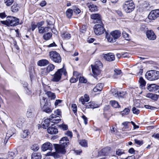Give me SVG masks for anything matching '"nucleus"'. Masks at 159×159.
Here are the masks:
<instances>
[{"label":"nucleus","mask_w":159,"mask_h":159,"mask_svg":"<svg viewBox=\"0 0 159 159\" xmlns=\"http://www.w3.org/2000/svg\"><path fill=\"white\" fill-rule=\"evenodd\" d=\"M91 66L94 76H97L100 74L102 68L96 67V66H93V65H91Z\"/></svg>","instance_id":"16"},{"label":"nucleus","mask_w":159,"mask_h":159,"mask_svg":"<svg viewBox=\"0 0 159 159\" xmlns=\"http://www.w3.org/2000/svg\"><path fill=\"white\" fill-rule=\"evenodd\" d=\"M48 133L51 134H56L58 132L57 129L54 125L49 127L47 129Z\"/></svg>","instance_id":"15"},{"label":"nucleus","mask_w":159,"mask_h":159,"mask_svg":"<svg viewBox=\"0 0 159 159\" xmlns=\"http://www.w3.org/2000/svg\"><path fill=\"white\" fill-rule=\"evenodd\" d=\"M4 1L6 5L7 6H9L12 4L14 0H4Z\"/></svg>","instance_id":"50"},{"label":"nucleus","mask_w":159,"mask_h":159,"mask_svg":"<svg viewBox=\"0 0 159 159\" xmlns=\"http://www.w3.org/2000/svg\"><path fill=\"white\" fill-rule=\"evenodd\" d=\"M1 23L4 25L8 26H15L19 24H21L19 23V19L16 17L13 16H8L7 19L5 21H0Z\"/></svg>","instance_id":"1"},{"label":"nucleus","mask_w":159,"mask_h":159,"mask_svg":"<svg viewBox=\"0 0 159 159\" xmlns=\"http://www.w3.org/2000/svg\"><path fill=\"white\" fill-rule=\"evenodd\" d=\"M86 107L87 108H95L99 107V105L94 102H90L86 103Z\"/></svg>","instance_id":"18"},{"label":"nucleus","mask_w":159,"mask_h":159,"mask_svg":"<svg viewBox=\"0 0 159 159\" xmlns=\"http://www.w3.org/2000/svg\"><path fill=\"white\" fill-rule=\"evenodd\" d=\"M15 156V154L14 152H9L8 153L7 159H13Z\"/></svg>","instance_id":"44"},{"label":"nucleus","mask_w":159,"mask_h":159,"mask_svg":"<svg viewBox=\"0 0 159 159\" xmlns=\"http://www.w3.org/2000/svg\"><path fill=\"white\" fill-rule=\"evenodd\" d=\"M79 144L82 146L85 147L87 146V143L85 140H81L79 142Z\"/></svg>","instance_id":"48"},{"label":"nucleus","mask_w":159,"mask_h":159,"mask_svg":"<svg viewBox=\"0 0 159 159\" xmlns=\"http://www.w3.org/2000/svg\"><path fill=\"white\" fill-rule=\"evenodd\" d=\"M130 122H125L122 123V125H124V127L125 129H129L128 124Z\"/></svg>","instance_id":"61"},{"label":"nucleus","mask_w":159,"mask_h":159,"mask_svg":"<svg viewBox=\"0 0 159 159\" xmlns=\"http://www.w3.org/2000/svg\"><path fill=\"white\" fill-rule=\"evenodd\" d=\"M66 135L69 136L70 138H71L72 137V133L71 132L67 131L65 133Z\"/></svg>","instance_id":"59"},{"label":"nucleus","mask_w":159,"mask_h":159,"mask_svg":"<svg viewBox=\"0 0 159 159\" xmlns=\"http://www.w3.org/2000/svg\"><path fill=\"white\" fill-rule=\"evenodd\" d=\"M50 104L49 103L43 106L42 108L43 110L47 113H49L52 111V110L50 107Z\"/></svg>","instance_id":"22"},{"label":"nucleus","mask_w":159,"mask_h":159,"mask_svg":"<svg viewBox=\"0 0 159 159\" xmlns=\"http://www.w3.org/2000/svg\"><path fill=\"white\" fill-rule=\"evenodd\" d=\"M31 149L34 151H37L39 149V147L37 144H34L31 147Z\"/></svg>","instance_id":"53"},{"label":"nucleus","mask_w":159,"mask_h":159,"mask_svg":"<svg viewBox=\"0 0 159 159\" xmlns=\"http://www.w3.org/2000/svg\"><path fill=\"white\" fill-rule=\"evenodd\" d=\"M69 144V140L67 137L62 138L60 140V144L67 147Z\"/></svg>","instance_id":"21"},{"label":"nucleus","mask_w":159,"mask_h":159,"mask_svg":"<svg viewBox=\"0 0 159 159\" xmlns=\"http://www.w3.org/2000/svg\"><path fill=\"white\" fill-rule=\"evenodd\" d=\"M106 38L107 39V41L108 42H110V43H113L115 42L116 41H109V39H113L114 38L112 37L111 36V34H109L107 32L106 33Z\"/></svg>","instance_id":"40"},{"label":"nucleus","mask_w":159,"mask_h":159,"mask_svg":"<svg viewBox=\"0 0 159 159\" xmlns=\"http://www.w3.org/2000/svg\"><path fill=\"white\" fill-rule=\"evenodd\" d=\"M41 73L43 75H47L49 73L45 68L41 69Z\"/></svg>","instance_id":"49"},{"label":"nucleus","mask_w":159,"mask_h":159,"mask_svg":"<svg viewBox=\"0 0 159 159\" xmlns=\"http://www.w3.org/2000/svg\"><path fill=\"white\" fill-rule=\"evenodd\" d=\"M61 37L64 39H69L70 37V34L68 33H64L61 35Z\"/></svg>","instance_id":"39"},{"label":"nucleus","mask_w":159,"mask_h":159,"mask_svg":"<svg viewBox=\"0 0 159 159\" xmlns=\"http://www.w3.org/2000/svg\"><path fill=\"white\" fill-rule=\"evenodd\" d=\"M89 100V96L87 94H85L84 96L81 97L79 99V101H80L84 105L85 102H88Z\"/></svg>","instance_id":"24"},{"label":"nucleus","mask_w":159,"mask_h":159,"mask_svg":"<svg viewBox=\"0 0 159 159\" xmlns=\"http://www.w3.org/2000/svg\"><path fill=\"white\" fill-rule=\"evenodd\" d=\"M86 29V26L84 25H83L80 28V31L81 32L84 33L85 32Z\"/></svg>","instance_id":"58"},{"label":"nucleus","mask_w":159,"mask_h":159,"mask_svg":"<svg viewBox=\"0 0 159 159\" xmlns=\"http://www.w3.org/2000/svg\"><path fill=\"white\" fill-rule=\"evenodd\" d=\"M159 16V9L152 11L148 15V17L150 20H154Z\"/></svg>","instance_id":"9"},{"label":"nucleus","mask_w":159,"mask_h":159,"mask_svg":"<svg viewBox=\"0 0 159 159\" xmlns=\"http://www.w3.org/2000/svg\"><path fill=\"white\" fill-rule=\"evenodd\" d=\"M146 34L147 38L150 40H154L156 38L154 32L152 30H148L146 31Z\"/></svg>","instance_id":"13"},{"label":"nucleus","mask_w":159,"mask_h":159,"mask_svg":"<svg viewBox=\"0 0 159 159\" xmlns=\"http://www.w3.org/2000/svg\"><path fill=\"white\" fill-rule=\"evenodd\" d=\"M32 114V111L31 109H29L28 110L26 113V116L27 117H30Z\"/></svg>","instance_id":"54"},{"label":"nucleus","mask_w":159,"mask_h":159,"mask_svg":"<svg viewBox=\"0 0 159 159\" xmlns=\"http://www.w3.org/2000/svg\"><path fill=\"white\" fill-rule=\"evenodd\" d=\"M24 120L23 118H20L18 119L16 123V126L20 128L22 126Z\"/></svg>","instance_id":"31"},{"label":"nucleus","mask_w":159,"mask_h":159,"mask_svg":"<svg viewBox=\"0 0 159 159\" xmlns=\"http://www.w3.org/2000/svg\"><path fill=\"white\" fill-rule=\"evenodd\" d=\"M147 87L150 91H155L159 89V86L155 84H149Z\"/></svg>","instance_id":"20"},{"label":"nucleus","mask_w":159,"mask_h":159,"mask_svg":"<svg viewBox=\"0 0 159 159\" xmlns=\"http://www.w3.org/2000/svg\"><path fill=\"white\" fill-rule=\"evenodd\" d=\"M87 6L91 12H95L98 11V7L91 2L87 3Z\"/></svg>","instance_id":"17"},{"label":"nucleus","mask_w":159,"mask_h":159,"mask_svg":"<svg viewBox=\"0 0 159 159\" xmlns=\"http://www.w3.org/2000/svg\"><path fill=\"white\" fill-rule=\"evenodd\" d=\"M52 34L51 33H46L43 35V38L44 40H47L49 39L52 37Z\"/></svg>","instance_id":"33"},{"label":"nucleus","mask_w":159,"mask_h":159,"mask_svg":"<svg viewBox=\"0 0 159 159\" xmlns=\"http://www.w3.org/2000/svg\"><path fill=\"white\" fill-rule=\"evenodd\" d=\"M139 82L140 83V87L141 88L144 87L146 85V82L145 80L142 77H140L139 80Z\"/></svg>","instance_id":"32"},{"label":"nucleus","mask_w":159,"mask_h":159,"mask_svg":"<svg viewBox=\"0 0 159 159\" xmlns=\"http://www.w3.org/2000/svg\"><path fill=\"white\" fill-rule=\"evenodd\" d=\"M103 55L104 58L108 61H112L115 60V56L113 53H109Z\"/></svg>","instance_id":"12"},{"label":"nucleus","mask_w":159,"mask_h":159,"mask_svg":"<svg viewBox=\"0 0 159 159\" xmlns=\"http://www.w3.org/2000/svg\"><path fill=\"white\" fill-rule=\"evenodd\" d=\"M123 7L125 12L127 13H130L134 10L135 8V5L133 1H127L125 2Z\"/></svg>","instance_id":"6"},{"label":"nucleus","mask_w":159,"mask_h":159,"mask_svg":"<svg viewBox=\"0 0 159 159\" xmlns=\"http://www.w3.org/2000/svg\"><path fill=\"white\" fill-rule=\"evenodd\" d=\"M134 70L137 74L142 75L143 71L142 65L141 64H139L137 66L134 67Z\"/></svg>","instance_id":"19"},{"label":"nucleus","mask_w":159,"mask_h":159,"mask_svg":"<svg viewBox=\"0 0 159 159\" xmlns=\"http://www.w3.org/2000/svg\"><path fill=\"white\" fill-rule=\"evenodd\" d=\"M144 107L147 109H150L151 110H153L157 108L153 107H152L148 105H145Z\"/></svg>","instance_id":"60"},{"label":"nucleus","mask_w":159,"mask_h":159,"mask_svg":"<svg viewBox=\"0 0 159 159\" xmlns=\"http://www.w3.org/2000/svg\"><path fill=\"white\" fill-rule=\"evenodd\" d=\"M72 108L73 111L74 113H75L77 111V106L75 104H72Z\"/></svg>","instance_id":"57"},{"label":"nucleus","mask_w":159,"mask_h":159,"mask_svg":"<svg viewBox=\"0 0 159 159\" xmlns=\"http://www.w3.org/2000/svg\"><path fill=\"white\" fill-rule=\"evenodd\" d=\"M79 78V82L81 83H85L87 82V80L83 76H80Z\"/></svg>","instance_id":"51"},{"label":"nucleus","mask_w":159,"mask_h":159,"mask_svg":"<svg viewBox=\"0 0 159 159\" xmlns=\"http://www.w3.org/2000/svg\"><path fill=\"white\" fill-rule=\"evenodd\" d=\"M110 102L112 106L114 108H116L120 107L118 102L115 100L111 101Z\"/></svg>","instance_id":"37"},{"label":"nucleus","mask_w":159,"mask_h":159,"mask_svg":"<svg viewBox=\"0 0 159 159\" xmlns=\"http://www.w3.org/2000/svg\"><path fill=\"white\" fill-rule=\"evenodd\" d=\"M73 13V11L72 9H68L67 10L66 12V15L67 17L68 18H70Z\"/></svg>","instance_id":"38"},{"label":"nucleus","mask_w":159,"mask_h":159,"mask_svg":"<svg viewBox=\"0 0 159 159\" xmlns=\"http://www.w3.org/2000/svg\"><path fill=\"white\" fill-rule=\"evenodd\" d=\"M130 111L129 109L127 108H125L123 111H121V114L123 116L125 115H128Z\"/></svg>","instance_id":"45"},{"label":"nucleus","mask_w":159,"mask_h":159,"mask_svg":"<svg viewBox=\"0 0 159 159\" xmlns=\"http://www.w3.org/2000/svg\"><path fill=\"white\" fill-rule=\"evenodd\" d=\"M49 63V61L46 59H42L37 62V65L40 66H45Z\"/></svg>","instance_id":"23"},{"label":"nucleus","mask_w":159,"mask_h":159,"mask_svg":"<svg viewBox=\"0 0 159 159\" xmlns=\"http://www.w3.org/2000/svg\"><path fill=\"white\" fill-rule=\"evenodd\" d=\"M37 27V25H36L34 23H32L31 24V30L34 31V29Z\"/></svg>","instance_id":"64"},{"label":"nucleus","mask_w":159,"mask_h":159,"mask_svg":"<svg viewBox=\"0 0 159 159\" xmlns=\"http://www.w3.org/2000/svg\"><path fill=\"white\" fill-rule=\"evenodd\" d=\"M146 78L149 80H155L159 79V71L155 70L148 71L145 74Z\"/></svg>","instance_id":"3"},{"label":"nucleus","mask_w":159,"mask_h":159,"mask_svg":"<svg viewBox=\"0 0 159 159\" xmlns=\"http://www.w3.org/2000/svg\"><path fill=\"white\" fill-rule=\"evenodd\" d=\"M41 107L45 105L46 103L48 102H47V98L44 97H42L40 99Z\"/></svg>","instance_id":"36"},{"label":"nucleus","mask_w":159,"mask_h":159,"mask_svg":"<svg viewBox=\"0 0 159 159\" xmlns=\"http://www.w3.org/2000/svg\"><path fill=\"white\" fill-rule=\"evenodd\" d=\"M19 9L18 5L16 3H14L11 8V10L13 12H16L18 11Z\"/></svg>","instance_id":"30"},{"label":"nucleus","mask_w":159,"mask_h":159,"mask_svg":"<svg viewBox=\"0 0 159 159\" xmlns=\"http://www.w3.org/2000/svg\"><path fill=\"white\" fill-rule=\"evenodd\" d=\"M91 18L93 20L94 23L102 24L101 16L98 13L92 14L90 16Z\"/></svg>","instance_id":"8"},{"label":"nucleus","mask_w":159,"mask_h":159,"mask_svg":"<svg viewBox=\"0 0 159 159\" xmlns=\"http://www.w3.org/2000/svg\"><path fill=\"white\" fill-rule=\"evenodd\" d=\"M111 34L112 37H113V39H110L109 41H116V40L118 39L120 36L121 33L120 31L119 30H116L113 31L111 33Z\"/></svg>","instance_id":"11"},{"label":"nucleus","mask_w":159,"mask_h":159,"mask_svg":"<svg viewBox=\"0 0 159 159\" xmlns=\"http://www.w3.org/2000/svg\"><path fill=\"white\" fill-rule=\"evenodd\" d=\"M110 149L108 147H106L102 150L101 152L103 153V155H106L109 152Z\"/></svg>","instance_id":"46"},{"label":"nucleus","mask_w":159,"mask_h":159,"mask_svg":"<svg viewBox=\"0 0 159 159\" xmlns=\"http://www.w3.org/2000/svg\"><path fill=\"white\" fill-rule=\"evenodd\" d=\"M122 35L123 37L127 40H130V38L129 34L126 32L125 31H123L122 32Z\"/></svg>","instance_id":"47"},{"label":"nucleus","mask_w":159,"mask_h":159,"mask_svg":"<svg viewBox=\"0 0 159 159\" xmlns=\"http://www.w3.org/2000/svg\"><path fill=\"white\" fill-rule=\"evenodd\" d=\"M74 13L76 14H79L80 12V10L77 7H75L74 9Z\"/></svg>","instance_id":"62"},{"label":"nucleus","mask_w":159,"mask_h":159,"mask_svg":"<svg viewBox=\"0 0 159 159\" xmlns=\"http://www.w3.org/2000/svg\"><path fill=\"white\" fill-rule=\"evenodd\" d=\"M52 122L50 118L44 120L43 125L44 126V128L46 129V127H48L49 125L50 122Z\"/></svg>","instance_id":"35"},{"label":"nucleus","mask_w":159,"mask_h":159,"mask_svg":"<svg viewBox=\"0 0 159 159\" xmlns=\"http://www.w3.org/2000/svg\"><path fill=\"white\" fill-rule=\"evenodd\" d=\"M132 111L134 114L138 115L140 111L138 109L134 107L132 108Z\"/></svg>","instance_id":"52"},{"label":"nucleus","mask_w":159,"mask_h":159,"mask_svg":"<svg viewBox=\"0 0 159 159\" xmlns=\"http://www.w3.org/2000/svg\"><path fill=\"white\" fill-rule=\"evenodd\" d=\"M50 58L53 62L57 64L60 63L61 61V57L60 54L56 51H52L49 53Z\"/></svg>","instance_id":"4"},{"label":"nucleus","mask_w":159,"mask_h":159,"mask_svg":"<svg viewBox=\"0 0 159 159\" xmlns=\"http://www.w3.org/2000/svg\"><path fill=\"white\" fill-rule=\"evenodd\" d=\"M93 28L94 33L97 35L102 34L106 31L102 24V25L101 24L95 25L94 26Z\"/></svg>","instance_id":"7"},{"label":"nucleus","mask_w":159,"mask_h":159,"mask_svg":"<svg viewBox=\"0 0 159 159\" xmlns=\"http://www.w3.org/2000/svg\"><path fill=\"white\" fill-rule=\"evenodd\" d=\"M45 94L47 95L48 97L51 99H54L56 96L54 93H53L51 91H47L45 93Z\"/></svg>","instance_id":"28"},{"label":"nucleus","mask_w":159,"mask_h":159,"mask_svg":"<svg viewBox=\"0 0 159 159\" xmlns=\"http://www.w3.org/2000/svg\"><path fill=\"white\" fill-rule=\"evenodd\" d=\"M114 73L113 75V77L114 78H116L117 75H120L121 73V70L118 69H115L114 70Z\"/></svg>","instance_id":"42"},{"label":"nucleus","mask_w":159,"mask_h":159,"mask_svg":"<svg viewBox=\"0 0 159 159\" xmlns=\"http://www.w3.org/2000/svg\"><path fill=\"white\" fill-rule=\"evenodd\" d=\"M66 146H63L61 144H55L54 147L56 152L58 153L64 154L66 152L65 148Z\"/></svg>","instance_id":"10"},{"label":"nucleus","mask_w":159,"mask_h":159,"mask_svg":"<svg viewBox=\"0 0 159 159\" xmlns=\"http://www.w3.org/2000/svg\"><path fill=\"white\" fill-rule=\"evenodd\" d=\"M52 144L49 142H47L44 143L41 147V149L43 151H45L49 150H52Z\"/></svg>","instance_id":"14"},{"label":"nucleus","mask_w":159,"mask_h":159,"mask_svg":"<svg viewBox=\"0 0 159 159\" xmlns=\"http://www.w3.org/2000/svg\"><path fill=\"white\" fill-rule=\"evenodd\" d=\"M59 116H61V111L59 109H57L52 113L49 117L52 122L54 123H57L61 120Z\"/></svg>","instance_id":"5"},{"label":"nucleus","mask_w":159,"mask_h":159,"mask_svg":"<svg viewBox=\"0 0 159 159\" xmlns=\"http://www.w3.org/2000/svg\"><path fill=\"white\" fill-rule=\"evenodd\" d=\"M79 79V77L77 78L72 77L70 79V82L71 83H74L76 82Z\"/></svg>","instance_id":"55"},{"label":"nucleus","mask_w":159,"mask_h":159,"mask_svg":"<svg viewBox=\"0 0 159 159\" xmlns=\"http://www.w3.org/2000/svg\"><path fill=\"white\" fill-rule=\"evenodd\" d=\"M50 27H39V33L40 34H43L44 33H47L49 31Z\"/></svg>","instance_id":"25"},{"label":"nucleus","mask_w":159,"mask_h":159,"mask_svg":"<svg viewBox=\"0 0 159 159\" xmlns=\"http://www.w3.org/2000/svg\"><path fill=\"white\" fill-rule=\"evenodd\" d=\"M42 156L40 153H35L31 155V159H41Z\"/></svg>","instance_id":"29"},{"label":"nucleus","mask_w":159,"mask_h":159,"mask_svg":"<svg viewBox=\"0 0 159 159\" xmlns=\"http://www.w3.org/2000/svg\"><path fill=\"white\" fill-rule=\"evenodd\" d=\"M115 92V93L113 94L115 97L121 98L125 95V93L122 91H117L116 92V91Z\"/></svg>","instance_id":"27"},{"label":"nucleus","mask_w":159,"mask_h":159,"mask_svg":"<svg viewBox=\"0 0 159 159\" xmlns=\"http://www.w3.org/2000/svg\"><path fill=\"white\" fill-rule=\"evenodd\" d=\"M134 140L135 143L139 145H142L143 143L142 141L139 140L137 139H135Z\"/></svg>","instance_id":"63"},{"label":"nucleus","mask_w":159,"mask_h":159,"mask_svg":"<svg viewBox=\"0 0 159 159\" xmlns=\"http://www.w3.org/2000/svg\"><path fill=\"white\" fill-rule=\"evenodd\" d=\"M29 132L28 130H25L23 131L21 134V136L23 138H25L27 137L29 134Z\"/></svg>","instance_id":"43"},{"label":"nucleus","mask_w":159,"mask_h":159,"mask_svg":"<svg viewBox=\"0 0 159 159\" xmlns=\"http://www.w3.org/2000/svg\"><path fill=\"white\" fill-rule=\"evenodd\" d=\"M103 84H98L93 89V91L95 92H100L102 88Z\"/></svg>","instance_id":"26"},{"label":"nucleus","mask_w":159,"mask_h":159,"mask_svg":"<svg viewBox=\"0 0 159 159\" xmlns=\"http://www.w3.org/2000/svg\"><path fill=\"white\" fill-rule=\"evenodd\" d=\"M73 75L74 77H75L76 78L79 77V78L81 76V74L79 73L78 72L76 71H74L73 72Z\"/></svg>","instance_id":"56"},{"label":"nucleus","mask_w":159,"mask_h":159,"mask_svg":"<svg viewBox=\"0 0 159 159\" xmlns=\"http://www.w3.org/2000/svg\"><path fill=\"white\" fill-rule=\"evenodd\" d=\"M93 66H96L97 67H96L102 68V64L100 61H95V65H93Z\"/></svg>","instance_id":"41"},{"label":"nucleus","mask_w":159,"mask_h":159,"mask_svg":"<svg viewBox=\"0 0 159 159\" xmlns=\"http://www.w3.org/2000/svg\"><path fill=\"white\" fill-rule=\"evenodd\" d=\"M55 66L52 64H49L46 67L49 73L52 71L55 68Z\"/></svg>","instance_id":"34"},{"label":"nucleus","mask_w":159,"mask_h":159,"mask_svg":"<svg viewBox=\"0 0 159 159\" xmlns=\"http://www.w3.org/2000/svg\"><path fill=\"white\" fill-rule=\"evenodd\" d=\"M64 66V65L63 66L62 68L58 69L53 75V77L51 79L52 81L58 82L61 80L62 75L65 76L67 75L66 70Z\"/></svg>","instance_id":"2"}]
</instances>
